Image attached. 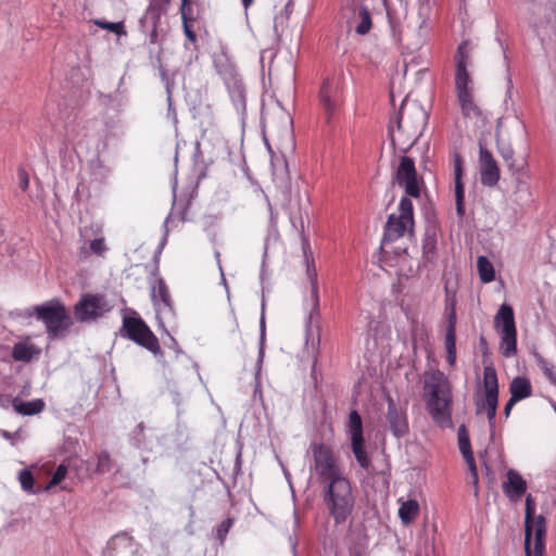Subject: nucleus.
Wrapping results in <instances>:
<instances>
[{
    "label": "nucleus",
    "instance_id": "obj_51",
    "mask_svg": "<svg viewBox=\"0 0 556 556\" xmlns=\"http://www.w3.org/2000/svg\"><path fill=\"white\" fill-rule=\"evenodd\" d=\"M286 10V18H288L289 14L292 12V3L288 2L285 7Z\"/></svg>",
    "mask_w": 556,
    "mask_h": 556
},
{
    "label": "nucleus",
    "instance_id": "obj_9",
    "mask_svg": "<svg viewBox=\"0 0 556 556\" xmlns=\"http://www.w3.org/2000/svg\"><path fill=\"white\" fill-rule=\"evenodd\" d=\"M399 211V215L391 214L388 218L383 243L413 232L414 208L412 201L403 198L400 202Z\"/></svg>",
    "mask_w": 556,
    "mask_h": 556
},
{
    "label": "nucleus",
    "instance_id": "obj_54",
    "mask_svg": "<svg viewBox=\"0 0 556 556\" xmlns=\"http://www.w3.org/2000/svg\"><path fill=\"white\" fill-rule=\"evenodd\" d=\"M261 328H262V337H263L264 336V329H265L264 318H262V320H261Z\"/></svg>",
    "mask_w": 556,
    "mask_h": 556
},
{
    "label": "nucleus",
    "instance_id": "obj_48",
    "mask_svg": "<svg viewBox=\"0 0 556 556\" xmlns=\"http://www.w3.org/2000/svg\"><path fill=\"white\" fill-rule=\"evenodd\" d=\"M447 363L453 366L456 362V350H446Z\"/></svg>",
    "mask_w": 556,
    "mask_h": 556
},
{
    "label": "nucleus",
    "instance_id": "obj_50",
    "mask_svg": "<svg viewBox=\"0 0 556 556\" xmlns=\"http://www.w3.org/2000/svg\"><path fill=\"white\" fill-rule=\"evenodd\" d=\"M413 10H417L419 13L426 12L428 13V5L424 2H417Z\"/></svg>",
    "mask_w": 556,
    "mask_h": 556
},
{
    "label": "nucleus",
    "instance_id": "obj_45",
    "mask_svg": "<svg viewBox=\"0 0 556 556\" xmlns=\"http://www.w3.org/2000/svg\"><path fill=\"white\" fill-rule=\"evenodd\" d=\"M230 527H231V521H230L229 519H228V520L223 521V522L219 525L218 530H217V532H218V536H219L220 539H223V538H224V535H226V534H227V532L229 531V528H230Z\"/></svg>",
    "mask_w": 556,
    "mask_h": 556
},
{
    "label": "nucleus",
    "instance_id": "obj_33",
    "mask_svg": "<svg viewBox=\"0 0 556 556\" xmlns=\"http://www.w3.org/2000/svg\"><path fill=\"white\" fill-rule=\"evenodd\" d=\"M368 539L365 533L357 534V541L351 547V556H368Z\"/></svg>",
    "mask_w": 556,
    "mask_h": 556
},
{
    "label": "nucleus",
    "instance_id": "obj_10",
    "mask_svg": "<svg viewBox=\"0 0 556 556\" xmlns=\"http://www.w3.org/2000/svg\"><path fill=\"white\" fill-rule=\"evenodd\" d=\"M312 453L314 457V469L323 482L327 483L343 477L330 446L323 443L313 444Z\"/></svg>",
    "mask_w": 556,
    "mask_h": 556
},
{
    "label": "nucleus",
    "instance_id": "obj_46",
    "mask_svg": "<svg viewBox=\"0 0 556 556\" xmlns=\"http://www.w3.org/2000/svg\"><path fill=\"white\" fill-rule=\"evenodd\" d=\"M307 275H308V278H309V280L312 282V289H313L314 296H315V299H317L316 271L315 270L311 271L308 269L307 270Z\"/></svg>",
    "mask_w": 556,
    "mask_h": 556
},
{
    "label": "nucleus",
    "instance_id": "obj_11",
    "mask_svg": "<svg viewBox=\"0 0 556 556\" xmlns=\"http://www.w3.org/2000/svg\"><path fill=\"white\" fill-rule=\"evenodd\" d=\"M394 181L404 188L405 193L413 198L420 195L419 180L413 159L403 155L394 173Z\"/></svg>",
    "mask_w": 556,
    "mask_h": 556
},
{
    "label": "nucleus",
    "instance_id": "obj_2",
    "mask_svg": "<svg viewBox=\"0 0 556 556\" xmlns=\"http://www.w3.org/2000/svg\"><path fill=\"white\" fill-rule=\"evenodd\" d=\"M424 392L427 409L440 427L452 426V388L447 377L439 369L425 375Z\"/></svg>",
    "mask_w": 556,
    "mask_h": 556
},
{
    "label": "nucleus",
    "instance_id": "obj_15",
    "mask_svg": "<svg viewBox=\"0 0 556 556\" xmlns=\"http://www.w3.org/2000/svg\"><path fill=\"white\" fill-rule=\"evenodd\" d=\"M480 181L485 187H495L500 180V167L492 153L480 144L479 149Z\"/></svg>",
    "mask_w": 556,
    "mask_h": 556
},
{
    "label": "nucleus",
    "instance_id": "obj_53",
    "mask_svg": "<svg viewBox=\"0 0 556 556\" xmlns=\"http://www.w3.org/2000/svg\"><path fill=\"white\" fill-rule=\"evenodd\" d=\"M388 2L382 3V11H384L387 14H389V8L387 5Z\"/></svg>",
    "mask_w": 556,
    "mask_h": 556
},
{
    "label": "nucleus",
    "instance_id": "obj_29",
    "mask_svg": "<svg viewBox=\"0 0 556 556\" xmlns=\"http://www.w3.org/2000/svg\"><path fill=\"white\" fill-rule=\"evenodd\" d=\"M477 267L479 271L480 279L483 282H491L494 280L495 273L493 264L488 260V257L481 255L477 260Z\"/></svg>",
    "mask_w": 556,
    "mask_h": 556
},
{
    "label": "nucleus",
    "instance_id": "obj_12",
    "mask_svg": "<svg viewBox=\"0 0 556 556\" xmlns=\"http://www.w3.org/2000/svg\"><path fill=\"white\" fill-rule=\"evenodd\" d=\"M348 433L351 439L352 452L362 468H368L370 459L365 451L362 418L356 410L349 416Z\"/></svg>",
    "mask_w": 556,
    "mask_h": 556
},
{
    "label": "nucleus",
    "instance_id": "obj_38",
    "mask_svg": "<svg viewBox=\"0 0 556 556\" xmlns=\"http://www.w3.org/2000/svg\"><path fill=\"white\" fill-rule=\"evenodd\" d=\"M97 470L99 472H108L111 470V457H110L109 453L102 452L98 456Z\"/></svg>",
    "mask_w": 556,
    "mask_h": 556
},
{
    "label": "nucleus",
    "instance_id": "obj_23",
    "mask_svg": "<svg viewBox=\"0 0 556 556\" xmlns=\"http://www.w3.org/2000/svg\"><path fill=\"white\" fill-rule=\"evenodd\" d=\"M437 232L434 229H428L422 240V257L428 263H433L437 257Z\"/></svg>",
    "mask_w": 556,
    "mask_h": 556
},
{
    "label": "nucleus",
    "instance_id": "obj_40",
    "mask_svg": "<svg viewBox=\"0 0 556 556\" xmlns=\"http://www.w3.org/2000/svg\"><path fill=\"white\" fill-rule=\"evenodd\" d=\"M278 148H279V150H292L293 149L292 134L289 128L285 129Z\"/></svg>",
    "mask_w": 556,
    "mask_h": 556
},
{
    "label": "nucleus",
    "instance_id": "obj_55",
    "mask_svg": "<svg viewBox=\"0 0 556 556\" xmlns=\"http://www.w3.org/2000/svg\"><path fill=\"white\" fill-rule=\"evenodd\" d=\"M265 142H266V146L268 148V150L271 152V149H270V146H269V142H268V139L265 137Z\"/></svg>",
    "mask_w": 556,
    "mask_h": 556
},
{
    "label": "nucleus",
    "instance_id": "obj_41",
    "mask_svg": "<svg viewBox=\"0 0 556 556\" xmlns=\"http://www.w3.org/2000/svg\"><path fill=\"white\" fill-rule=\"evenodd\" d=\"M446 329L456 330V312H455V299L454 296L450 301V312L447 315V327Z\"/></svg>",
    "mask_w": 556,
    "mask_h": 556
},
{
    "label": "nucleus",
    "instance_id": "obj_1",
    "mask_svg": "<svg viewBox=\"0 0 556 556\" xmlns=\"http://www.w3.org/2000/svg\"><path fill=\"white\" fill-rule=\"evenodd\" d=\"M428 68L429 61L425 54L420 52H404L401 70L396 72L390 83L391 101L394 100L395 94L405 92L397 118V131L394 134L391 130L392 144H401L403 152H406L417 141L428 122V113L421 105L412 103L406 108V99L410 91L407 89L417 86L422 80Z\"/></svg>",
    "mask_w": 556,
    "mask_h": 556
},
{
    "label": "nucleus",
    "instance_id": "obj_43",
    "mask_svg": "<svg viewBox=\"0 0 556 556\" xmlns=\"http://www.w3.org/2000/svg\"><path fill=\"white\" fill-rule=\"evenodd\" d=\"M20 187L25 191L29 186V176L24 168H20L17 172Z\"/></svg>",
    "mask_w": 556,
    "mask_h": 556
},
{
    "label": "nucleus",
    "instance_id": "obj_5",
    "mask_svg": "<svg viewBox=\"0 0 556 556\" xmlns=\"http://www.w3.org/2000/svg\"><path fill=\"white\" fill-rule=\"evenodd\" d=\"M535 505L531 496L526 500L525 548L527 556H544L546 522L542 515L534 516Z\"/></svg>",
    "mask_w": 556,
    "mask_h": 556
},
{
    "label": "nucleus",
    "instance_id": "obj_36",
    "mask_svg": "<svg viewBox=\"0 0 556 556\" xmlns=\"http://www.w3.org/2000/svg\"><path fill=\"white\" fill-rule=\"evenodd\" d=\"M67 475V467L64 464L58 466L55 472L53 473L49 484L46 486V490L59 484L62 480L65 479Z\"/></svg>",
    "mask_w": 556,
    "mask_h": 556
},
{
    "label": "nucleus",
    "instance_id": "obj_24",
    "mask_svg": "<svg viewBox=\"0 0 556 556\" xmlns=\"http://www.w3.org/2000/svg\"><path fill=\"white\" fill-rule=\"evenodd\" d=\"M504 489L507 494L515 493L516 496H521L527 489L526 481L523 478L516 472L515 470H509L507 472V482L504 483Z\"/></svg>",
    "mask_w": 556,
    "mask_h": 556
},
{
    "label": "nucleus",
    "instance_id": "obj_56",
    "mask_svg": "<svg viewBox=\"0 0 556 556\" xmlns=\"http://www.w3.org/2000/svg\"><path fill=\"white\" fill-rule=\"evenodd\" d=\"M243 3H244V5H245V8H247L251 2L245 1V2H243Z\"/></svg>",
    "mask_w": 556,
    "mask_h": 556
},
{
    "label": "nucleus",
    "instance_id": "obj_35",
    "mask_svg": "<svg viewBox=\"0 0 556 556\" xmlns=\"http://www.w3.org/2000/svg\"><path fill=\"white\" fill-rule=\"evenodd\" d=\"M467 466H468V469L470 472L469 478H468V483L472 485L473 495H475V497L478 498V496H479V477H478V469H477L476 462L468 463Z\"/></svg>",
    "mask_w": 556,
    "mask_h": 556
},
{
    "label": "nucleus",
    "instance_id": "obj_17",
    "mask_svg": "<svg viewBox=\"0 0 556 556\" xmlns=\"http://www.w3.org/2000/svg\"><path fill=\"white\" fill-rule=\"evenodd\" d=\"M387 419L392 433L396 438L404 437L408 432L407 418L401 408H397L393 399L388 397Z\"/></svg>",
    "mask_w": 556,
    "mask_h": 556
},
{
    "label": "nucleus",
    "instance_id": "obj_42",
    "mask_svg": "<svg viewBox=\"0 0 556 556\" xmlns=\"http://www.w3.org/2000/svg\"><path fill=\"white\" fill-rule=\"evenodd\" d=\"M445 349L446 350H456V330L446 329Z\"/></svg>",
    "mask_w": 556,
    "mask_h": 556
},
{
    "label": "nucleus",
    "instance_id": "obj_18",
    "mask_svg": "<svg viewBox=\"0 0 556 556\" xmlns=\"http://www.w3.org/2000/svg\"><path fill=\"white\" fill-rule=\"evenodd\" d=\"M319 99L325 113L329 116L338 106L339 86L329 78L323 81Z\"/></svg>",
    "mask_w": 556,
    "mask_h": 556
},
{
    "label": "nucleus",
    "instance_id": "obj_39",
    "mask_svg": "<svg viewBox=\"0 0 556 556\" xmlns=\"http://www.w3.org/2000/svg\"><path fill=\"white\" fill-rule=\"evenodd\" d=\"M90 250H91V252L93 254L99 255V256H103L104 253L108 250V248L105 245V242H104V239L103 238L93 239L90 242Z\"/></svg>",
    "mask_w": 556,
    "mask_h": 556
},
{
    "label": "nucleus",
    "instance_id": "obj_25",
    "mask_svg": "<svg viewBox=\"0 0 556 556\" xmlns=\"http://www.w3.org/2000/svg\"><path fill=\"white\" fill-rule=\"evenodd\" d=\"M419 504L416 500H408L401 503L399 517L404 525H409L418 515Z\"/></svg>",
    "mask_w": 556,
    "mask_h": 556
},
{
    "label": "nucleus",
    "instance_id": "obj_27",
    "mask_svg": "<svg viewBox=\"0 0 556 556\" xmlns=\"http://www.w3.org/2000/svg\"><path fill=\"white\" fill-rule=\"evenodd\" d=\"M180 13L182 22L194 24L200 18V2H181Z\"/></svg>",
    "mask_w": 556,
    "mask_h": 556
},
{
    "label": "nucleus",
    "instance_id": "obj_19",
    "mask_svg": "<svg viewBox=\"0 0 556 556\" xmlns=\"http://www.w3.org/2000/svg\"><path fill=\"white\" fill-rule=\"evenodd\" d=\"M463 178V157L460 154H454V184H455V198L456 211L459 216L464 215V199L465 188L462 181Z\"/></svg>",
    "mask_w": 556,
    "mask_h": 556
},
{
    "label": "nucleus",
    "instance_id": "obj_37",
    "mask_svg": "<svg viewBox=\"0 0 556 556\" xmlns=\"http://www.w3.org/2000/svg\"><path fill=\"white\" fill-rule=\"evenodd\" d=\"M18 480L21 482L22 489L25 491H31L34 485V477L31 472L27 469H24L18 475Z\"/></svg>",
    "mask_w": 556,
    "mask_h": 556
},
{
    "label": "nucleus",
    "instance_id": "obj_13",
    "mask_svg": "<svg viewBox=\"0 0 556 556\" xmlns=\"http://www.w3.org/2000/svg\"><path fill=\"white\" fill-rule=\"evenodd\" d=\"M109 309L103 296L86 294L75 305V315L79 321H87L102 316Z\"/></svg>",
    "mask_w": 556,
    "mask_h": 556
},
{
    "label": "nucleus",
    "instance_id": "obj_14",
    "mask_svg": "<svg viewBox=\"0 0 556 556\" xmlns=\"http://www.w3.org/2000/svg\"><path fill=\"white\" fill-rule=\"evenodd\" d=\"M483 387L485 392V406L488 419L493 422L496 416L497 403H498V383L497 375L492 366L484 367L483 370Z\"/></svg>",
    "mask_w": 556,
    "mask_h": 556
},
{
    "label": "nucleus",
    "instance_id": "obj_30",
    "mask_svg": "<svg viewBox=\"0 0 556 556\" xmlns=\"http://www.w3.org/2000/svg\"><path fill=\"white\" fill-rule=\"evenodd\" d=\"M219 327L229 334L239 333V324L232 307H230L229 312L226 316L219 319Z\"/></svg>",
    "mask_w": 556,
    "mask_h": 556
},
{
    "label": "nucleus",
    "instance_id": "obj_6",
    "mask_svg": "<svg viewBox=\"0 0 556 556\" xmlns=\"http://www.w3.org/2000/svg\"><path fill=\"white\" fill-rule=\"evenodd\" d=\"M37 319L41 320L51 337H59L72 325L65 306L59 301H49L35 307Z\"/></svg>",
    "mask_w": 556,
    "mask_h": 556
},
{
    "label": "nucleus",
    "instance_id": "obj_3",
    "mask_svg": "<svg viewBox=\"0 0 556 556\" xmlns=\"http://www.w3.org/2000/svg\"><path fill=\"white\" fill-rule=\"evenodd\" d=\"M455 90L465 118L483 121V114L475 100V85L468 67L471 65V48L468 41L459 45L455 55Z\"/></svg>",
    "mask_w": 556,
    "mask_h": 556
},
{
    "label": "nucleus",
    "instance_id": "obj_52",
    "mask_svg": "<svg viewBox=\"0 0 556 556\" xmlns=\"http://www.w3.org/2000/svg\"><path fill=\"white\" fill-rule=\"evenodd\" d=\"M269 134H270V136H271L273 138L277 137V131H276V129H275L274 127H270V129H269Z\"/></svg>",
    "mask_w": 556,
    "mask_h": 556
},
{
    "label": "nucleus",
    "instance_id": "obj_16",
    "mask_svg": "<svg viewBox=\"0 0 556 556\" xmlns=\"http://www.w3.org/2000/svg\"><path fill=\"white\" fill-rule=\"evenodd\" d=\"M345 10L352 13V16L349 18V23L354 26L355 31L358 35L368 34L371 28L374 9H369L361 2H352L345 8Z\"/></svg>",
    "mask_w": 556,
    "mask_h": 556
},
{
    "label": "nucleus",
    "instance_id": "obj_22",
    "mask_svg": "<svg viewBox=\"0 0 556 556\" xmlns=\"http://www.w3.org/2000/svg\"><path fill=\"white\" fill-rule=\"evenodd\" d=\"M12 406L17 414L23 416H31L41 413L46 404L41 399L28 402H23L20 401L18 399H14L12 401Z\"/></svg>",
    "mask_w": 556,
    "mask_h": 556
},
{
    "label": "nucleus",
    "instance_id": "obj_20",
    "mask_svg": "<svg viewBox=\"0 0 556 556\" xmlns=\"http://www.w3.org/2000/svg\"><path fill=\"white\" fill-rule=\"evenodd\" d=\"M151 298L157 314H167L172 312V300L168 289L163 280H159L153 287Z\"/></svg>",
    "mask_w": 556,
    "mask_h": 556
},
{
    "label": "nucleus",
    "instance_id": "obj_44",
    "mask_svg": "<svg viewBox=\"0 0 556 556\" xmlns=\"http://www.w3.org/2000/svg\"><path fill=\"white\" fill-rule=\"evenodd\" d=\"M184 30L190 41H195V34L193 31L194 24L182 22Z\"/></svg>",
    "mask_w": 556,
    "mask_h": 556
},
{
    "label": "nucleus",
    "instance_id": "obj_32",
    "mask_svg": "<svg viewBox=\"0 0 556 556\" xmlns=\"http://www.w3.org/2000/svg\"><path fill=\"white\" fill-rule=\"evenodd\" d=\"M535 362L540 369L544 372L545 377L554 384H556V368L541 355H535Z\"/></svg>",
    "mask_w": 556,
    "mask_h": 556
},
{
    "label": "nucleus",
    "instance_id": "obj_34",
    "mask_svg": "<svg viewBox=\"0 0 556 556\" xmlns=\"http://www.w3.org/2000/svg\"><path fill=\"white\" fill-rule=\"evenodd\" d=\"M93 24L103 29H108L118 36L126 35V30H125L123 22L113 23V22H106L103 20H93Z\"/></svg>",
    "mask_w": 556,
    "mask_h": 556
},
{
    "label": "nucleus",
    "instance_id": "obj_21",
    "mask_svg": "<svg viewBox=\"0 0 556 556\" xmlns=\"http://www.w3.org/2000/svg\"><path fill=\"white\" fill-rule=\"evenodd\" d=\"M509 392L513 401H521L532 395V387L528 378L516 377L509 384Z\"/></svg>",
    "mask_w": 556,
    "mask_h": 556
},
{
    "label": "nucleus",
    "instance_id": "obj_4",
    "mask_svg": "<svg viewBox=\"0 0 556 556\" xmlns=\"http://www.w3.org/2000/svg\"><path fill=\"white\" fill-rule=\"evenodd\" d=\"M325 502L336 523H343L354 507L350 481L343 476L327 482Z\"/></svg>",
    "mask_w": 556,
    "mask_h": 556
},
{
    "label": "nucleus",
    "instance_id": "obj_47",
    "mask_svg": "<svg viewBox=\"0 0 556 556\" xmlns=\"http://www.w3.org/2000/svg\"><path fill=\"white\" fill-rule=\"evenodd\" d=\"M214 255H215V258H216V262H217L218 269L220 271L222 281L225 285V287L227 288V283H226V279H225V275H224V270H223V266H222V262H220V252L219 251H215Z\"/></svg>",
    "mask_w": 556,
    "mask_h": 556
},
{
    "label": "nucleus",
    "instance_id": "obj_8",
    "mask_svg": "<svg viewBox=\"0 0 556 556\" xmlns=\"http://www.w3.org/2000/svg\"><path fill=\"white\" fill-rule=\"evenodd\" d=\"M494 324L501 334V350L505 357L514 356L517 352V331L513 308L502 304L494 317Z\"/></svg>",
    "mask_w": 556,
    "mask_h": 556
},
{
    "label": "nucleus",
    "instance_id": "obj_49",
    "mask_svg": "<svg viewBox=\"0 0 556 556\" xmlns=\"http://www.w3.org/2000/svg\"><path fill=\"white\" fill-rule=\"evenodd\" d=\"M518 401H513V397L510 396V399L508 400V402L506 403L505 408H504V414H505L506 417L509 416L511 408L514 407V405Z\"/></svg>",
    "mask_w": 556,
    "mask_h": 556
},
{
    "label": "nucleus",
    "instance_id": "obj_31",
    "mask_svg": "<svg viewBox=\"0 0 556 556\" xmlns=\"http://www.w3.org/2000/svg\"><path fill=\"white\" fill-rule=\"evenodd\" d=\"M34 349L25 343H16L13 346L12 356L15 361L28 362L31 359Z\"/></svg>",
    "mask_w": 556,
    "mask_h": 556
},
{
    "label": "nucleus",
    "instance_id": "obj_28",
    "mask_svg": "<svg viewBox=\"0 0 556 556\" xmlns=\"http://www.w3.org/2000/svg\"><path fill=\"white\" fill-rule=\"evenodd\" d=\"M498 152L504 161L507 163L508 168L511 170L513 175L518 185L522 184L520 169L515 167L514 161V150L510 146L498 147Z\"/></svg>",
    "mask_w": 556,
    "mask_h": 556
},
{
    "label": "nucleus",
    "instance_id": "obj_26",
    "mask_svg": "<svg viewBox=\"0 0 556 556\" xmlns=\"http://www.w3.org/2000/svg\"><path fill=\"white\" fill-rule=\"evenodd\" d=\"M458 446L466 464L475 462L467 430L464 425L458 428Z\"/></svg>",
    "mask_w": 556,
    "mask_h": 556
},
{
    "label": "nucleus",
    "instance_id": "obj_7",
    "mask_svg": "<svg viewBox=\"0 0 556 556\" xmlns=\"http://www.w3.org/2000/svg\"><path fill=\"white\" fill-rule=\"evenodd\" d=\"M123 330L125 331V337L147 349L154 356L163 355L159 339L140 317L125 316L123 319Z\"/></svg>",
    "mask_w": 556,
    "mask_h": 556
}]
</instances>
